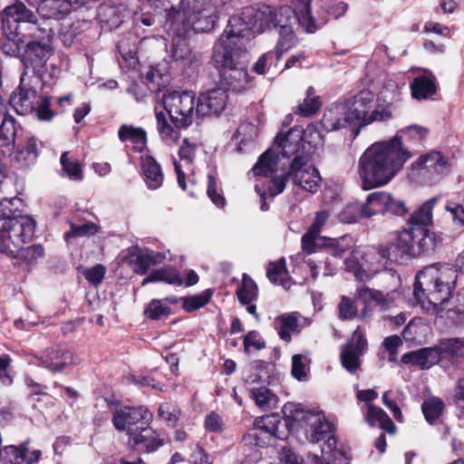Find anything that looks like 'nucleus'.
<instances>
[{"instance_id":"nucleus-41","label":"nucleus","mask_w":464,"mask_h":464,"mask_svg":"<svg viewBox=\"0 0 464 464\" xmlns=\"http://www.w3.org/2000/svg\"><path fill=\"white\" fill-rule=\"evenodd\" d=\"M164 282L169 285H182L183 279L179 273L172 267H165L154 270L146 278L143 279L141 285H145L148 283Z\"/></svg>"},{"instance_id":"nucleus-61","label":"nucleus","mask_w":464,"mask_h":464,"mask_svg":"<svg viewBox=\"0 0 464 464\" xmlns=\"http://www.w3.org/2000/svg\"><path fill=\"white\" fill-rule=\"evenodd\" d=\"M324 2V8L327 12V14L331 16H333L334 19H337L341 16H343L347 9L348 5L340 0H323Z\"/></svg>"},{"instance_id":"nucleus-26","label":"nucleus","mask_w":464,"mask_h":464,"mask_svg":"<svg viewBox=\"0 0 464 464\" xmlns=\"http://www.w3.org/2000/svg\"><path fill=\"white\" fill-rule=\"evenodd\" d=\"M424 74L416 76L411 83L412 98L416 100L430 99L437 92V79L430 70L424 69Z\"/></svg>"},{"instance_id":"nucleus-30","label":"nucleus","mask_w":464,"mask_h":464,"mask_svg":"<svg viewBox=\"0 0 464 464\" xmlns=\"http://www.w3.org/2000/svg\"><path fill=\"white\" fill-rule=\"evenodd\" d=\"M126 8L121 5H113L104 3L98 7L97 18L101 24H104L109 29H116L122 24Z\"/></svg>"},{"instance_id":"nucleus-43","label":"nucleus","mask_w":464,"mask_h":464,"mask_svg":"<svg viewBox=\"0 0 464 464\" xmlns=\"http://www.w3.org/2000/svg\"><path fill=\"white\" fill-rule=\"evenodd\" d=\"M27 450V443H23L19 447L11 445L0 450V464H28L25 462Z\"/></svg>"},{"instance_id":"nucleus-57","label":"nucleus","mask_w":464,"mask_h":464,"mask_svg":"<svg viewBox=\"0 0 464 464\" xmlns=\"http://www.w3.org/2000/svg\"><path fill=\"white\" fill-rule=\"evenodd\" d=\"M63 169L72 179L81 180L82 179V171L80 164L75 160H69L68 152H63L60 159Z\"/></svg>"},{"instance_id":"nucleus-54","label":"nucleus","mask_w":464,"mask_h":464,"mask_svg":"<svg viewBox=\"0 0 464 464\" xmlns=\"http://www.w3.org/2000/svg\"><path fill=\"white\" fill-rule=\"evenodd\" d=\"M158 415L168 426L174 427L179 419L180 411L176 406L164 402L160 405Z\"/></svg>"},{"instance_id":"nucleus-14","label":"nucleus","mask_w":464,"mask_h":464,"mask_svg":"<svg viewBox=\"0 0 464 464\" xmlns=\"http://www.w3.org/2000/svg\"><path fill=\"white\" fill-rule=\"evenodd\" d=\"M279 416L276 414L262 416L255 420L254 428L243 436V441L261 448L268 447L279 437Z\"/></svg>"},{"instance_id":"nucleus-31","label":"nucleus","mask_w":464,"mask_h":464,"mask_svg":"<svg viewBox=\"0 0 464 464\" xmlns=\"http://www.w3.org/2000/svg\"><path fill=\"white\" fill-rule=\"evenodd\" d=\"M401 361L404 363H411L422 369H429L440 362V357L438 349L434 346L405 353L402 355Z\"/></svg>"},{"instance_id":"nucleus-9","label":"nucleus","mask_w":464,"mask_h":464,"mask_svg":"<svg viewBox=\"0 0 464 464\" xmlns=\"http://www.w3.org/2000/svg\"><path fill=\"white\" fill-rule=\"evenodd\" d=\"M282 411L289 428L303 432L312 443L324 440L333 430V424L322 411L305 410L293 402L285 404Z\"/></svg>"},{"instance_id":"nucleus-53","label":"nucleus","mask_w":464,"mask_h":464,"mask_svg":"<svg viewBox=\"0 0 464 464\" xmlns=\"http://www.w3.org/2000/svg\"><path fill=\"white\" fill-rule=\"evenodd\" d=\"M99 231V226L93 222H85L82 224L71 223V230L65 234V239L71 237H90Z\"/></svg>"},{"instance_id":"nucleus-32","label":"nucleus","mask_w":464,"mask_h":464,"mask_svg":"<svg viewBox=\"0 0 464 464\" xmlns=\"http://www.w3.org/2000/svg\"><path fill=\"white\" fill-rule=\"evenodd\" d=\"M437 202L436 198H431L425 201L416 211H414L409 219V229L422 228L427 231L429 236L434 237L428 229V226L432 223V210Z\"/></svg>"},{"instance_id":"nucleus-49","label":"nucleus","mask_w":464,"mask_h":464,"mask_svg":"<svg viewBox=\"0 0 464 464\" xmlns=\"http://www.w3.org/2000/svg\"><path fill=\"white\" fill-rule=\"evenodd\" d=\"M362 218H365L364 209L363 206L358 202L348 203L338 213L339 221L346 224L356 223Z\"/></svg>"},{"instance_id":"nucleus-25","label":"nucleus","mask_w":464,"mask_h":464,"mask_svg":"<svg viewBox=\"0 0 464 464\" xmlns=\"http://www.w3.org/2000/svg\"><path fill=\"white\" fill-rule=\"evenodd\" d=\"M43 366L51 372H62L66 366L72 362V353L63 347H52L44 351L37 357Z\"/></svg>"},{"instance_id":"nucleus-24","label":"nucleus","mask_w":464,"mask_h":464,"mask_svg":"<svg viewBox=\"0 0 464 464\" xmlns=\"http://www.w3.org/2000/svg\"><path fill=\"white\" fill-rule=\"evenodd\" d=\"M196 144L189 142L188 139H184L179 150V160H173L178 183L183 190H186L185 172L183 169L192 171V163L196 156Z\"/></svg>"},{"instance_id":"nucleus-23","label":"nucleus","mask_w":464,"mask_h":464,"mask_svg":"<svg viewBox=\"0 0 464 464\" xmlns=\"http://www.w3.org/2000/svg\"><path fill=\"white\" fill-rule=\"evenodd\" d=\"M31 85L35 86L28 79L25 81V84L21 82L18 93H14L11 97V103L18 114L26 115L35 110L38 96Z\"/></svg>"},{"instance_id":"nucleus-34","label":"nucleus","mask_w":464,"mask_h":464,"mask_svg":"<svg viewBox=\"0 0 464 464\" xmlns=\"http://www.w3.org/2000/svg\"><path fill=\"white\" fill-rule=\"evenodd\" d=\"M364 419L370 426L379 425L383 430L393 433L395 425L387 413L380 407L372 403L365 404Z\"/></svg>"},{"instance_id":"nucleus-19","label":"nucleus","mask_w":464,"mask_h":464,"mask_svg":"<svg viewBox=\"0 0 464 464\" xmlns=\"http://www.w3.org/2000/svg\"><path fill=\"white\" fill-rule=\"evenodd\" d=\"M36 6L43 20H62L67 16L74 5L73 0H26Z\"/></svg>"},{"instance_id":"nucleus-63","label":"nucleus","mask_w":464,"mask_h":464,"mask_svg":"<svg viewBox=\"0 0 464 464\" xmlns=\"http://www.w3.org/2000/svg\"><path fill=\"white\" fill-rule=\"evenodd\" d=\"M289 178L288 171L272 177L268 184V191L272 198L285 190L286 181Z\"/></svg>"},{"instance_id":"nucleus-18","label":"nucleus","mask_w":464,"mask_h":464,"mask_svg":"<svg viewBox=\"0 0 464 464\" xmlns=\"http://www.w3.org/2000/svg\"><path fill=\"white\" fill-rule=\"evenodd\" d=\"M227 102V90L222 87L215 88L202 93L197 102V113L199 116L218 115Z\"/></svg>"},{"instance_id":"nucleus-38","label":"nucleus","mask_w":464,"mask_h":464,"mask_svg":"<svg viewBox=\"0 0 464 464\" xmlns=\"http://www.w3.org/2000/svg\"><path fill=\"white\" fill-rule=\"evenodd\" d=\"M353 238L349 235L338 238H326L324 243L327 253L339 259L343 258L345 254L353 249Z\"/></svg>"},{"instance_id":"nucleus-12","label":"nucleus","mask_w":464,"mask_h":464,"mask_svg":"<svg viewBox=\"0 0 464 464\" xmlns=\"http://www.w3.org/2000/svg\"><path fill=\"white\" fill-rule=\"evenodd\" d=\"M49 41L29 40L22 54L24 72L22 74V84H25L28 79L34 85H40L43 76L46 71V62L52 53Z\"/></svg>"},{"instance_id":"nucleus-1","label":"nucleus","mask_w":464,"mask_h":464,"mask_svg":"<svg viewBox=\"0 0 464 464\" xmlns=\"http://www.w3.org/2000/svg\"><path fill=\"white\" fill-rule=\"evenodd\" d=\"M312 0H293V7L282 5L276 9L263 5L261 6H246L240 15L232 16L228 24L237 30V34L246 36L250 32L261 34L266 30L276 29L278 32V48L290 51L297 43L295 26L297 24L306 33H314L316 29L314 18L311 15Z\"/></svg>"},{"instance_id":"nucleus-56","label":"nucleus","mask_w":464,"mask_h":464,"mask_svg":"<svg viewBox=\"0 0 464 464\" xmlns=\"http://www.w3.org/2000/svg\"><path fill=\"white\" fill-rule=\"evenodd\" d=\"M386 207L385 214L394 216H403L409 212V208L403 200L393 197L391 193L386 192Z\"/></svg>"},{"instance_id":"nucleus-20","label":"nucleus","mask_w":464,"mask_h":464,"mask_svg":"<svg viewBox=\"0 0 464 464\" xmlns=\"http://www.w3.org/2000/svg\"><path fill=\"white\" fill-rule=\"evenodd\" d=\"M374 94L369 90H362L354 96L346 99L343 102L349 109V115L353 122L366 124Z\"/></svg>"},{"instance_id":"nucleus-58","label":"nucleus","mask_w":464,"mask_h":464,"mask_svg":"<svg viewBox=\"0 0 464 464\" xmlns=\"http://www.w3.org/2000/svg\"><path fill=\"white\" fill-rule=\"evenodd\" d=\"M208 197L210 200L218 208H222L226 205V199L221 193L218 191V184L216 177L213 174L208 175Z\"/></svg>"},{"instance_id":"nucleus-3","label":"nucleus","mask_w":464,"mask_h":464,"mask_svg":"<svg viewBox=\"0 0 464 464\" xmlns=\"http://www.w3.org/2000/svg\"><path fill=\"white\" fill-rule=\"evenodd\" d=\"M226 3V0H180L179 9L171 6L167 11L164 29L175 38L171 49L175 61L188 65L196 61L185 34L191 29L196 32L212 29Z\"/></svg>"},{"instance_id":"nucleus-8","label":"nucleus","mask_w":464,"mask_h":464,"mask_svg":"<svg viewBox=\"0 0 464 464\" xmlns=\"http://www.w3.org/2000/svg\"><path fill=\"white\" fill-rule=\"evenodd\" d=\"M308 131H311L310 128L304 132L298 128H292L280 139L279 146L283 156H293L288 174L294 184L314 193L320 188L321 177L312 162L311 154L304 150V135Z\"/></svg>"},{"instance_id":"nucleus-2","label":"nucleus","mask_w":464,"mask_h":464,"mask_svg":"<svg viewBox=\"0 0 464 464\" xmlns=\"http://www.w3.org/2000/svg\"><path fill=\"white\" fill-rule=\"evenodd\" d=\"M427 133L426 129L411 125L401 130L400 136L371 145L358 161V176L362 188L371 190L385 186L412 157L410 149L402 143V136L421 141Z\"/></svg>"},{"instance_id":"nucleus-45","label":"nucleus","mask_w":464,"mask_h":464,"mask_svg":"<svg viewBox=\"0 0 464 464\" xmlns=\"http://www.w3.org/2000/svg\"><path fill=\"white\" fill-rule=\"evenodd\" d=\"M277 157L270 150L265 151L252 169L254 174L256 176H269L274 173L278 164Z\"/></svg>"},{"instance_id":"nucleus-35","label":"nucleus","mask_w":464,"mask_h":464,"mask_svg":"<svg viewBox=\"0 0 464 464\" xmlns=\"http://www.w3.org/2000/svg\"><path fill=\"white\" fill-rule=\"evenodd\" d=\"M288 51H282L276 44L274 50L263 53L253 66L254 72L257 74L264 75L266 73L276 72V67L282 56Z\"/></svg>"},{"instance_id":"nucleus-37","label":"nucleus","mask_w":464,"mask_h":464,"mask_svg":"<svg viewBox=\"0 0 464 464\" xmlns=\"http://www.w3.org/2000/svg\"><path fill=\"white\" fill-rule=\"evenodd\" d=\"M141 166L149 188H160L163 182V173L157 161L151 156L146 155L141 158Z\"/></svg>"},{"instance_id":"nucleus-42","label":"nucleus","mask_w":464,"mask_h":464,"mask_svg":"<svg viewBox=\"0 0 464 464\" xmlns=\"http://www.w3.org/2000/svg\"><path fill=\"white\" fill-rule=\"evenodd\" d=\"M386 191H376L367 196L363 206L364 217L371 218L377 214H385Z\"/></svg>"},{"instance_id":"nucleus-29","label":"nucleus","mask_w":464,"mask_h":464,"mask_svg":"<svg viewBox=\"0 0 464 464\" xmlns=\"http://www.w3.org/2000/svg\"><path fill=\"white\" fill-rule=\"evenodd\" d=\"M403 81H397L392 77H385L382 82V87L377 94V102L385 105H393L402 99Z\"/></svg>"},{"instance_id":"nucleus-48","label":"nucleus","mask_w":464,"mask_h":464,"mask_svg":"<svg viewBox=\"0 0 464 464\" xmlns=\"http://www.w3.org/2000/svg\"><path fill=\"white\" fill-rule=\"evenodd\" d=\"M237 296L242 304H249L257 298V285L249 276L244 274Z\"/></svg>"},{"instance_id":"nucleus-17","label":"nucleus","mask_w":464,"mask_h":464,"mask_svg":"<svg viewBox=\"0 0 464 464\" xmlns=\"http://www.w3.org/2000/svg\"><path fill=\"white\" fill-rule=\"evenodd\" d=\"M164 439L149 426H140L128 438L129 447L133 450L151 453L163 445Z\"/></svg>"},{"instance_id":"nucleus-22","label":"nucleus","mask_w":464,"mask_h":464,"mask_svg":"<svg viewBox=\"0 0 464 464\" xmlns=\"http://www.w3.org/2000/svg\"><path fill=\"white\" fill-rule=\"evenodd\" d=\"M48 20L41 24L34 14L32 19L23 22L19 29L18 42L27 43V40L50 41L54 32Z\"/></svg>"},{"instance_id":"nucleus-16","label":"nucleus","mask_w":464,"mask_h":464,"mask_svg":"<svg viewBox=\"0 0 464 464\" xmlns=\"http://www.w3.org/2000/svg\"><path fill=\"white\" fill-rule=\"evenodd\" d=\"M367 347V340L364 334L357 328L341 353V362L343 368L352 374H356L360 370V356Z\"/></svg>"},{"instance_id":"nucleus-51","label":"nucleus","mask_w":464,"mask_h":464,"mask_svg":"<svg viewBox=\"0 0 464 464\" xmlns=\"http://www.w3.org/2000/svg\"><path fill=\"white\" fill-rule=\"evenodd\" d=\"M171 309L164 301L160 299L151 300L144 310L146 317L151 320H160L170 314Z\"/></svg>"},{"instance_id":"nucleus-4","label":"nucleus","mask_w":464,"mask_h":464,"mask_svg":"<svg viewBox=\"0 0 464 464\" xmlns=\"http://www.w3.org/2000/svg\"><path fill=\"white\" fill-rule=\"evenodd\" d=\"M244 37L237 34V30L228 24L215 45L213 62L219 72L220 84L225 90L239 92L248 86L247 53Z\"/></svg>"},{"instance_id":"nucleus-33","label":"nucleus","mask_w":464,"mask_h":464,"mask_svg":"<svg viewBox=\"0 0 464 464\" xmlns=\"http://www.w3.org/2000/svg\"><path fill=\"white\" fill-rule=\"evenodd\" d=\"M118 137L121 142L130 141L136 151H142L147 144V134L144 129L122 124L118 130Z\"/></svg>"},{"instance_id":"nucleus-64","label":"nucleus","mask_w":464,"mask_h":464,"mask_svg":"<svg viewBox=\"0 0 464 464\" xmlns=\"http://www.w3.org/2000/svg\"><path fill=\"white\" fill-rule=\"evenodd\" d=\"M444 311L454 312L456 314H464V290L459 292L456 296L450 297V302Z\"/></svg>"},{"instance_id":"nucleus-59","label":"nucleus","mask_w":464,"mask_h":464,"mask_svg":"<svg viewBox=\"0 0 464 464\" xmlns=\"http://www.w3.org/2000/svg\"><path fill=\"white\" fill-rule=\"evenodd\" d=\"M377 106L373 111H370L368 118H366V124L373 121H383L392 118V105H385L382 102H377Z\"/></svg>"},{"instance_id":"nucleus-28","label":"nucleus","mask_w":464,"mask_h":464,"mask_svg":"<svg viewBox=\"0 0 464 464\" xmlns=\"http://www.w3.org/2000/svg\"><path fill=\"white\" fill-rule=\"evenodd\" d=\"M440 361L446 360L458 364L464 360V339L453 337L440 341L438 345Z\"/></svg>"},{"instance_id":"nucleus-50","label":"nucleus","mask_w":464,"mask_h":464,"mask_svg":"<svg viewBox=\"0 0 464 464\" xmlns=\"http://www.w3.org/2000/svg\"><path fill=\"white\" fill-rule=\"evenodd\" d=\"M213 295L211 289H206L199 295H195L181 298L182 307L185 311L191 313L204 307L210 300Z\"/></svg>"},{"instance_id":"nucleus-7","label":"nucleus","mask_w":464,"mask_h":464,"mask_svg":"<svg viewBox=\"0 0 464 464\" xmlns=\"http://www.w3.org/2000/svg\"><path fill=\"white\" fill-rule=\"evenodd\" d=\"M162 102L168 112L172 127L162 111H156L157 130L160 139L167 144L175 143L179 139V129H186L193 123L197 113L196 95L188 91H171L163 94Z\"/></svg>"},{"instance_id":"nucleus-27","label":"nucleus","mask_w":464,"mask_h":464,"mask_svg":"<svg viewBox=\"0 0 464 464\" xmlns=\"http://www.w3.org/2000/svg\"><path fill=\"white\" fill-rule=\"evenodd\" d=\"M277 332L280 338L290 342L292 334H298L304 327L309 324V320L302 317L297 313L283 314L276 319Z\"/></svg>"},{"instance_id":"nucleus-5","label":"nucleus","mask_w":464,"mask_h":464,"mask_svg":"<svg viewBox=\"0 0 464 464\" xmlns=\"http://www.w3.org/2000/svg\"><path fill=\"white\" fill-rule=\"evenodd\" d=\"M458 276L451 265L433 264L420 271L415 279L414 297L427 311L443 312L455 288Z\"/></svg>"},{"instance_id":"nucleus-52","label":"nucleus","mask_w":464,"mask_h":464,"mask_svg":"<svg viewBox=\"0 0 464 464\" xmlns=\"http://www.w3.org/2000/svg\"><path fill=\"white\" fill-rule=\"evenodd\" d=\"M421 409L427 421L433 423L440 416L444 403L440 399L434 397L424 401Z\"/></svg>"},{"instance_id":"nucleus-10","label":"nucleus","mask_w":464,"mask_h":464,"mask_svg":"<svg viewBox=\"0 0 464 464\" xmlns=\"http://www.w3.org/2000/svg\"><path fill=\"white\" fill-rule=\"evenodd\" d=\"M416 244L422 253L433 251L437 246L435 237L429 236L426 230L420 227L406 228L398 233L393 241L382 247L380 254L392 262H403L414 255Z\"/></svg>"},{"instance_id":"nucleus-44","label":"nucleus","mask_w":464,"mask_h":464,"mask_svg":"<svg viewBox=\"0 0 464 464\" xmlns=\"http://www.w3.org/2000/svg\"><path fill=\"white\" fill-rule=\"evenodd\" d=\"M15 134V121L14 117L5 114L0 119V145L10 147L12 150L14 145Z\"/></svg>"},{"instance_id":"nucleus-46","label":"nucleus","mask_w":464,"mask_h":464,"mask_svg":"<svg viewBox=\"0 0 464 464\" xmlns=\"http://www.w3.org/2000/svg\"><path fill=\"white\" fill-rule=\"evenodd\" d=\"M266 276L273 284H278L287 287V269L285 258H280L276 262L269 263L266 269Z\"/></svg>"},{"instance_id":"nucleus-36","label":"nucleus","mask_w":464,"mask_h":464,"mask_svg":"<svg viewBox=\"0 0 464 464\" xmlns=\"http://www.w3.org/2000/svg\"><path fill=\"white\" fill-rule=\"evenodd\" d=\"M356 297L364 304V308L359 314L360 319H364L372 314V303L381 305L388 304L387 298L382 292L369 287H362L358 289Z\"/></svg>"},{"instance_id":"nucleus-39","label":"nucleus","mask_w":464,"mask_h":464,"mask_svg":"<svg viewBox=\"0 0 464 464\" xmlns=\"http://www.w3.org/2000/svg\"><path fill=\"white\" fill-rule=\"evenodd\" d=\"M250 397L258 408L266 411L276 408L278 403L277 396L265 386L251 388Z\"/></svg>"},{"instance_id":"nucleus-11","label":"nucleus","mask_w":464,"mask_h":464,"mask_svg":"<svg viewBox=\"0 0 464 464\" xmlns=\"http://www.w3.org/2000/svg\"><path fill=\"white\" fill-rule=\"evenodd\" d=\"M452 169V161L441 151L433 150L420 155L411 165L408 176L420 185L432 186L447 177Z\"/></svg>"},{"instance_id":"nucleus-21","label":"nucleus","mask_w":464,"mask_h":464,"mask_svg":"<svg viewBox=\"0 0 464 464\" xmlns=\"http://www.w3.org/2000/svg\"><path fill=\"white\" fill-rule=\"evenodd\" d=\"M353 123L349 115V109L343 101H339L328 106L321 120V125L326 131H333L346 127Z\"/></svg>"},{"instance_id":"nucleus-60","label":"nucleus","mask_w":464,"mask_h":464,"mask_svg":"<svg viewBox=\"0 0 464 464\" xmlns=\"http://www.w3.org/2000/svg\"><path fill=\"white\" fill-rule=\"evenodd\" d=\"M340 317L342 319H352L356 316L359 317V314L357 311V306L354 304V301L346 296H342L341 301L338 305Z\"/></svg>"},{"instance_id":"nucleus-47","label":"nucleus","mask_w":464,"mask_h":464,"mask_svg":"<svg viewBox=\"0 0 464 464\" xmlns=\"http://www.w3.org/2000/svg\"><path fill=\"white\" fill-rule=\"evenodd\" d=\"M320 106L321 102L319 97L315 95L314 89L309 87L306 91V97L302 102H299L295 113L303 117H309L314 114Z\"/></svg>"},{"instance_id":"nucleus-13","label":"nucleus","mask_w":464,"mask_h":464,"mask_svg":"<svg viewBox=\"0 0 464 464\" xmlns=\"http://www.w3.org/2000/svg\"><path fill=\"white\" fill-rule=\"evenodd\" d=\"M151 415L143 406H119L112 411L111 421L118 431H125L128 436L150 420Z\"/></svg>"},{"instance_id":"nucleus-6","label":"nucleus","mask_w":464,"mask_h":464,"mask_svg":"<svg viewBox=\"0 0 464 464\" xmlns=\"http://www.w3.org/2000/svg\"><path fill=\"white\" fill-rule=\"evenodd\" d=\"M0 230V253L13 257L18 265L31 266L44 256L41 245L24 247L32 241L35 221L29 216L17 215L9 220H2Z\"/></svg>"},{"instance_id":"nucleus-55","label":"nucleus","mask_w":464,"mask_h":464,"mask_svg":"<svg viewBox=\"0 0 464 464\" xmlns=\"http://www.w3.org/2000/svg\"><path fill=\"white\" fill-rule=\"evenodd\" d=\"M320 234L308 228L307 232L302 237V249L307 254L314 253L318 246L324 243Z\"/></svg>"},{"instance_id":"nucleus-40","label":"nucleus","mask_w":464,"mask_h":464,"mask_svg":"<svg viewBox=\"0 0 464 464\" xmlns=\"http://www.w3.org/2000/svg\"><path fill=\"white\" fill-rule=\"evenodd\" d=\"M165 256L153 250L140 251L134 260V271L140 275H145L150 267L161 263Z\"/></svg>"},{"instance_id":"nucleus-15","label":"nucleus","mask_w":464,"mask_h":464,"mask_svg":"<svg viewBox=\"0 0 464 464\" xmlns=\"http://www.w3.org/2000/svg\"><path fill=\"white\" fill-rule=\"evenodd\" d=\"M34 16L33 12L19 2L5 7L2 13V30L7 40H15L19 36V29L23 22Z\"/></svg>"},{"instance_id":"nucleus-62","label":"nucleus","mask_w":464,"mask_h":464,"mask_svg":"<svg viewBox=\"0 0 464 464\" xmlns=\"http://www.w3.org/2000/svg\"><path fill=\"white\" fill-rule=\"evenodd\" d=\"M445 209L450 213L454 224L464 227V196L460 204L448 201Z\"/></svg>"}]
</instances>
